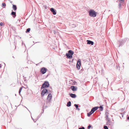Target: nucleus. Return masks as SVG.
I'll return each instance as SVG.
<instances>
[{"label": "nucleus", "instance_id": "nucleus-1", "mask_svg": "<svg viewBox=\"0 0 129 129\" xmlns=\"http://www.w3.org/2000/svg\"><path fill=\"white\" fill-rule=\"evenodd\" d=\"M99 107L96 106L93 108L91 109V111L89 113H87V116L88 117H89L90 115L92 114L96 110H97Z\"/></svg>", "mask_w": 129, "mask_h": 129}, {"label": "nucleus", "instance_id": "nucleus-2", "mask_svg": "<svg viewBox=\"0 0 129 129\" xmlns=\"http://www.w3.org/2000/svg\"><path fill=\"white\" fill-rule=\"evenodd\" d=\"M89 14L90 16L93 17H95L96 16V12L93 10H91L89 11Z\"/></svg>", "mask_w": 129, "mask_h": 129}, {"label": "nucleus", "instance_id": "nucleus-3", "mask_svg": "<svg viewBox=\"0 0 129 129\" xmlns=\"http://www.w3.org/2000/svg\"><path fill=\"white\" fill-rule=\"evenodd\" d=\"M49 84L48 82L46 81L44 82V83L42 84L41 87V89H44L49 87Z\"/></svg>", "mask_w": 129, "mask_h": 129}, {"label": "nucleus", "instance_id": "nucleus-4", "mask_svg": "<svg viewBox=\"0 0 129 129\" xmlns=\"http://www.w3.org/2000/svg\"><path fill=\"white\" fill-rule=\"evenodd\" d=\"M127 39H125L122 40H120L119 41V45L118 47H119L122 45H123V44L124 43L126 42Z\"/></svg>", "mask_w": 129, "mask_h": 129}, {"label": "nucleus", "instance_id": "nucleus-5", "mask_svg": "<svg viewBox=\"0 0 129 129\" xmlns=\"http://www.w3.org/2000/svg\"><path fill=\"white\" fill-rule=\"evenodd\" d=\"M48 90L47 89L44 88L43 89L41 92V96L43 97V96L44 94H47L48 93Z\"/></svg>", "mask_w": 129, "mask_h": 129}, {"label": "nucleus", "instance_id": "nucleus-6", "mask_svg": "<svg viewBox=\"0 0 129 129\" xmlns=\"http://www.w3.org/2000/svg\"><path fill=\"white\" fill-rule=\"evenodd\" d=\"M81 61L80 59L78 60L77 62L76 67L78 70H79L81 65Z\"/></svg>", "mask_w": 129, "mask_h": 129}, {"label": "nucleus", "instance_id": "nucleus-7", "mask_svg": "<svg viewBox=\"0 0 129 129\" xmlns=\"http://www.w3.org/2000/svg\"><path fill=\"white\" fill-rule=\"evenodd\" d=\"M47 70V69L46 68L43 67L41 69L40 72L42 74H44L46 72Z\"/></svg>", "mask_w": 129, "mask_h": 129}, {"label": "nucleus", "instance_id": "nucleus-8", "mask_svg": "<svg viewBox=\"0 0 129 129\" xmlns=\"http://www.w3.org/2000/svg\"><path fill=\"white\" fill-rule=\"evenodd\" d=\"M50 11L53 14L55 15L56 14V10L53 8H51Z\"/></svg>", "mask_w": 129, "mask_h": 129}, {"label": "nucleus", "instance_id": "nucleus-9", "mask_svg": "<svg viewBox=\"0 0 129 129\" xmlns=\"http://www.w3.org/2000/svg\"><path fill=\"white\" fill-rule=\"evenodd\" d=\"M70 88L72 91H74L76 90L77 89V87L76 86H72Z\"/></svg>", "mask_w": 129, "mask_h": 129}, {"label": "nucleus", "instance_id": "nucleus-10", "mask_svg": "<svg viewBox=\"0 0 129 129\" xmlns=\"http://www.w3.org/2000/svg\"><path fill=\"white\" fill-rule=\"evenodd\" d=\"M52 95L51 93H49L48 94L47 96V99L49 101H50L52 99Z\"/></svg>", "mask_w": 129, "mask_h": 129}, {"label": "nucleus", "instance_id": "nucleus-11", "mask_svg": "<svg viewBox=\"0 0 129 129\" xmlns=\"http://www.w3.org/2000/svg\"><path fill=\"white\" fill-rule=\"evenodd\" d=\"M87 42L88 44H91V45H93L94 44L93 41L89 40H87Z\"/></svg>", "mask_w": 129, "mask_h": 129}, {"label": "nucleus", "instance_id": "nucleus-12", "mask_svg": "<svg viewBox=\"0 0 129 129\" xmlns=\"http://www.w3.org/2000/svg\"><path fill=\"white\" fill-rule=\"evenodd\" d=\"M69 95L72 98H75L76 96V95L75 94L73 93H69Z\"/></svg>", "mask_w": 129, "mask_h": 129}, {"label": "nucleus", "instance_id": "nucleus-13", "mask_svg": "<svg viewBox=\"0 0 129 129\" xmlns=\"http://www.w3.org/2000/svg\"><path fill=\"white\" fill-rule=\"evenodd\" d=\"M68 58H71L72 57V56L71 55H70V54H69L68 53H67L66 54Z\"/></svg>", "mask_w": 129, "mask_h": 129}, {"label": "nucleus", "instance_id": "nucleus-14", "mask_svg": "<svg viewBox=\"0 0 129 129\" xmlns=\"http://www.w3.org/2000/svg\"><path fill=\"white\" fill-rule=\"evenodd\" d=\"M11 14L12 15H13V17L14 18L16 16V12H14L13 11H12Z\"/></svg>", "mask_w": 129, "mask_h": 129}, {"label": "nucleus", "instance_id": "nucleus-15", "mask_svg": "<svg viewBox=\"0 0 129 129\" xmlns=\"http://www.w3.org/2000/svg\"><path fill=\"white\" fill-rule=\"evenodd\" d=\"M111 121H110V120H107L106 123V125H111Z\"/></svg>", "mask_w": 129, "mask_h": 129}, {"label": "nucleus", "instance_id": "nucleus-16", "mask_svg": "<svg viewBox=\"0 0 129 129\" xmlns=\"http://www.w3.org/2000/svg\"><path fill=\"white\" fill-rule=\"evenodd\" d=\"M74 106L76 107V110L79 111L80 110L79 108H78V104H75Z\"/></svg>", "mask_w": 129, "mask_h": 129}, {"label": "nucleus", "instance_id": "nucleus-17", "mask_svg": "<svg viewBox=\"0 0 129 129\" xmlns=\"http://www.w3.org/2000/svg\"><path fill=\"white\" fill-rule=\"evenodd\" d=\"M68 53L69 54H70V55H71L72 56L74 53V52L71 50H69L68 51Z\"/></svg>", "mask_w": 129, "mask_h": 129}, {"label": "nucleus", "instance_id": "nucleus-18", "mask_svg": "<svg viewBox=\"0 0 129 129\" xmlns=\"http://www.w3.org/2000/svg\"><path fill=\"white\" fill-rule=\"evenodd\" d=\"M13 8L14 10L15 11L17 9V8L16 6L15 5H13Z\"/></svg>", "mask_w": 129, "mask_h": 129}, {"label": "nucleus", "instance_id": "nucleus-19", "mask_svg": "<svg viewBox=\"0 0 129 129\" xmlns=\"http://www.w3.org/2000/svg\"><path fill=\"white\" fill-rule=\"evenodd\" d=\"M71 101H69V102H68L67 103V107H69L71 106Z\"/></svg>", "mask_w": 129, "mask_h": 129}, {"label": "nucleus", "instance_id": "nucleus-20", "mask_svg": "<svg viewBox=\"0 0 129 129\" xmlns=\"http://www.w3.org/2000/svg\"><path fill=\"white\" fill-rule=\"evenodd\" d=\"M119 2V4H118L119 8V9H121V5H122V3L121 2Z\"/></svg>", "mask_w": 129, "mask_h": 129}, {"label": "nucleus", "instance_id": "nucleus-21", "mask_svg": "<svg viewBox=\"0 0 129 129\" xmlns=\"http://www.w3.org/2000/svg\"><path fill=\"white\" fill-rule=\"evenodd\" d=\"M22 87H20V88L19 89V93L20 95V92L22 90Z\"/></svg>", "mask_w": 129, "mask_h": 129}, {"label": "nucleus", "instance_id": "nucleus-22", "mask_svg": "<svg viewBox=\"0 0 129 129\" xmlns=\"http://www.w3.org/2000/svg\"><path fill=\"white\" fill-rule=\"evenodd\" d=\"M100 108V110L101 111H103V107L102 106H100L99 107Z\"/></svg>", "mask_w": 129, "mask_h": 129}, {"label": "nucleus", "instance_id": "nucleus-23", "mask_svg": "<svg viewBox=\"0 0 129 129\" xmlns=\"http://www.w3.org/2000/svg\"><path fill=\"white\" fill-rule=\"evenodd\" d=\"M30 30V28H27L25 31L26 33H27L29 32Z\"/></svg>", "mask_w": 129, "mask_h": 129}, {"label": "nucleus", "instance_id": "nucleus-24", "mask_svg": "<svg viewBox=\"0 0 129 129\" xmlns=\"http://www.w3.org/2000/svg\"><path fill=\"white\" fill-rule=\"evenodd\" d=\"M6 6V4L5 3H3L2 4V7L3 8H5Z\"/></svg>", "mask_w": 129, "mask_h": 129}, {"label": "nucleus", "instance_id": "nucleus-25", "mask_svg": "<svg viewBox=\"0 0 129 129\" xmlns=\"http://www.w3.org/2000/svg\"><path fill=\"white\" fill-rule=\"evenodd\" d=\"M71 26L72 27H75L76 26V25L75 24H73Z\"/></svg>", "mask_w": 129, "mask_h": 129}, {"label": "nucleus", "instance_id": "nucleus-26", "mask_svg": "<svg viewBox=\"0 0 129 129\" xmlns=\"http://www.w3.org/2000/svg\"><path fill=\"white\" fill-rule=\"evenodd\" d=\"M48 92L49 93H51V92L52 89L51 88H50V89L48 90Z\"/></svg>", "mask_w": 129, "mask_h": 129}, {"label": "nucleus", "instance_id": "nucleus-27", "mask_svg": "<svg viewBox=\"0 0 129 129\" xmlns=\"http://www.w3.org/2000/svg\"><path fill=\"white\" fill-rule=\"evenodd\" d=\"M105 118H106L107 120H110L109 118L108 117V116H106Z\"/></svg>", "mask_w": 129, "mask_h": 129}, {"label": "nucleus", "instance_id": "nucleus-28", "mask_svg": "<svg viewBox=\"0 0 129 129\" xmlns=\"http://www.w3.org/2000/svg\"><path fill=\"white\" fill-rule=\"evenodd\" d=\"M119 2H120L122 3H123L124 2L125 0H118Z\"/></svg>", "mask_w": 129, "mask_h": 129}, {"label": "nucleus", "instance_id": "nucleus-29", "mask_svg": "<svg viewBox=\"0 0 129 129\" xmlns=\"http://www.w3.org/2000/svg\"><path fill=\"white\" fill-rule=\"evenodd\" d=\"M105 114L106 116H108L109 113L108 112H106Z\"/></svg>", "mask_w": 129, "mask_h": 129}, {"label": "nucleus", "instance_id": "nucleus-30", "mask_svg": "<svg viewBox=\"0 0 129 129\" xmlns=\"http://www.w3.org/2000/svg\"><path fill=\"white\" fill-rule=\"evenodd\" d=\"M104 129H108V127L106 126H104Z\"/></svg>", "mask_w": 129, "mask_h": 129}, {"label": "nucleus", "instance_id": "nucleus-31", "mask_svg": "<svg viewBox=\"0 0 129 129\" xmlns=\"http://www.w3.org/2000/svg\"><path fill=\"white\" fill-rule=\"evenodd\" d=\"M91 126L90 125H89L87 127V128L88 129H89L91 127Z\"/></svg>", "mask_w": 129, "mask_h": 129}, {"label": "nucleus", "instance_id": "nucleus-32", "mask_svg": "<svg viewBox=\"0 0 129 129\" xmlns=\"http://www.w3.org/2000/svg\"><path fill=\"white\" fill-rule=\"evenodd\" d=\"M4 25V24L3 22H1L0 23V25L1 26H2L3 25Z\"/></svg>", "mask_w": 129, "mask_h": 129}, {"label": "nucleus", "instance_id": "nucleus-33", "mask_svg": "<svg viewBox=\"0 0 129 129\" xmlns=\"http://www.w3.org/2000/svg\"><path fill=\"white\" fill-rule=\"evenodd\" d=\"M79 129H85L84 127H81L79 128Z\"/></svg>", "mask_w": 129, "mask_h": 129}, {"label": "nucleus", "instance_id": "nucleus-34", "mask_svg": "<svg viewBox=\"0 0 129 129\" xmlns=\"http://www.w3.org/2000/svg\"><path fill=\"white\" fill-rule=\"evenodd\" d=\"M83 71V69H82L81 70V71H80V72H81V73Z\"/></svg>", "mask_w": 129, "mask_h": 129}, {"label": "nucleus", "instance_id": "nucleus-35", "mask_svg": "<svg viewBox=\"0 0 129 129\" xmlns=\"http://www.w3.org/2000/svg\"><path fill=\"white\" fill-rule=\"evenodd\" d=\"M43 6L45 7V9H46V8H47V6Z\"/></svg>", "mask_w": 129, "mask_h": 129}, {"label": "nucleus", "instance_id": "nucleus-36", "mask_svg": "<svg viewBox=\"0 0 129 129\" xmlns=\"http://www.w3.org/2000/svg\"><path fill=\"white\" fill-rule=\"evenodd\" d=\"M33 120H34V122H36L37 121V120H34V119Z\"/></svg>", "mask_w": 129, "mask_h": 129}, {"label": "nucleus", "instance_id": "nucleus-37", "mask_svg": "<svg viewBox=\"0 0 129 129\" xmlns=\"http://www.w3.org/2000/svg\"><path fill=\"white\" fill-rule=\"evenodd\" d=\"M127 120H129V116H128V117H127Z\"/></svg>", "mask_w": 129, "mask_h": 129}, {"label": "nucleus", "instance_id": "nucleus-38", "mask_svg": "<svg viewBox=\"0 0 129 129\" xmlns=\"http://www.w3.org/2000/svg\"><path fill=\"white\" fill-rule=\"evenodd\" d=\"M25 107L28 110L29 112H30V111H29V110H28V108H26V107Z\"/></svg>", "mask_w": 129, "mask_h": 129}, {"label": "nucleus", "instance_id": "nucleus-39", "mask_svg": "<svg viewBox=\"0 0 129 129\" xmlns=\"http://www.w3.org/2000/svg\"><path fill=\"white\" fill-rule=\"evenodd\" d=\"M1 64H0V68H1L2 67V66H1Z\"/></svg>", "mask_w": 129, "mask_h": 129}, {"label": "nucleus", "instance_id": "nucleus-40", "mask_svg": "<svg viewBox=\"0 0 129 129\" xmlns=\"http://www.w3.org/2000/svg\"><path fill=\"white\" fill-rule=\"evenodd\" d=\"M10 2L11 3H13L12 1H10Z\"/></svg>", "mask_w": 129, "mask_h": 129}, {"label": "nucleus", "instance_id": "nucleus-41", "mask_svg": "<svg viewBox=\"0 0 129 129\" xmlns=\"http://www.w3.org/2000/svg\"><path fill=\"white\" fill-rule=\"evenodd\" d=\"M49 74H48L47 75V77L49 75Z\"/></svg>", "mask_w": 129, "mask_h": 129}, {"label": "nucleus", "instance_id": "nucleus-42", "mask_svg": "<svg viewBox=\"0 0 129 129\" xmlns=\"http://www.w3.org/2000/svg\"><path fill=\"white\" fill-rule=\"evenodd\" d=\"M31 118H32V119L33 120H34V119H33V118L32 117H31Z\"/></svg>", "mask_w": 129, "mask_h": 129}, {"label": "nucleus", "instance_id": "nucleus-43", "mask_svg": "<svg viewBox=\"0 0 129 129\" xmlns=\"http://www.w3.org/2000/svg\"><path fill=\"white\" fill-rule=\"evenodd\" d=\"M26 68H28V67H25Z\"/></svg>", "mask_w": 129, "mask_h": 129}, {"label": "nucleus", "instance_id": "nucleus-44", "mask_svg": "<svg viewBox=\"0 0 129 129\" xmlns=\"http://www.w3.org/2000/svg\"><path fill=\"white\" fill-rule=\"evenodd\" d=\"M43 111H44V109H43Z\"/></svg>", "mask_w": 129, "mask_h": 129}, {"label": "nucleus", "instance_id": "nucleus-45", "mask_svg": "<svg viewBox=\"0 0 129 129\" xmlns=\"http://www.w3.org/2000/svg\"><path fill=\"white\" fill-rule=\"evenodd\" d=\"M13 58H14V57L13 56Z\"/></svg>", "mask_w": 129, "mask_h": 129}, {"label": "nucleus", "instance_id": "nucleus-46", "mask_svg": "<svg viewBox=\"0 0 129 129\" xmlns=\"http://www.w3.org/2000/svg\"><path fill=\"white\" fill-rule=\"evenodd\" d=\"M23 77L24 78V76H23Z\"/></svg>", "mask_w": 129, "mask_h": 129}, {"label": "nucleus", "instance_id": "nucleus-47", "mask_svg": "<svg viewBox=\"0 0 129 129\" xmlns=\"http://www.w3.org/2000/svg\"><path fill=\"white\" fill-rule=\"evenodd\" d=\"M9 1H10V0H9Z\"/></svg>", "mask_w": 129, "mask_h": 129}]
</instances>
